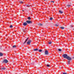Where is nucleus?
Segmentation results:
<instances>
[{"label":"nucleus","instance_id":"dca6fc26","mask_svg":"<svg viewBox=\"0 0 74 74\" xmlns=\"http://www.w3.org/2000/svg\"><path fill=\"white\" fill-rule=\"evenodd\" d=\"M38 25L39 26H42V24H39Z\"/></svg>","mask_w":74,"mask_h":74},{"label":"nucleus","instance_id":"20e7f679","mask_svg":"<svg viewBox=\"0 0 74 74\" xmlns=\"http://www.w3.org/2000/svg\"><path fill=\"white\" fill-rule=\"evenodd\" d=\"M30 42H31V40H29L27 42V45H30Z\"/></svg>","mask_w":74,"mask_h":74},{"label":"nucleus","instance_id":"412c9836","mask_svg":"<svg viewBox=\"0 0 74 74\" xmlns=\"http://www.w3.org/2000/svg\"><path fill=\"white\" fill-rule=\"evenodd\" d=\"M70 61H69L68 62V64H70Z\"/></svg>","mask_w":74,"mask_h":74},{"label":"nucleus","instance_id":"423d86ee","mask_svg":"<svg viewBox=\"0 0 74 74\" xmlns=\"http://www.w3.org/2000/svg\"><path fill=\"white\" fill-rule=\"evenodd\" d=\"M45 55H48V51L47 50H45Z\"/></svg>","mask_w":74,"mask_h":74},{"label":"nucleus","instance_id":"1a4fd4ad","mask_svg":"<svg viewBox=\"0 0 74 74\" xmlns=\"http://www.w3.org/2000/svg\"><path fill=\"white\" fill-rule=\"evenodd\" d=\"M38 49H34V51H38Z\"/></svg>","mask_w":74,"mask_h":74},{"label":"nucleus","instance_id":"2f4dec72","mask_svg":"<svg viewBox=\"0 0 74 74\" xmlns=\"http://www.w3.org/2000/svg\"><path fill=\"white\" fill-rule=\"evenodd\" d=\"M6 36H7V35H6Z\"/></svg>","mask_w":74,"mask_h":74},{"label":"nucleus","instance_id":"39448f33","mask_svg":"<svg viewBox=\"0 0 74 74\" xmlns=\"http://www.w3.org/2000/svg\"><path fill=\"white\" fill-rule=\"evenodd\" d=\"M66 59H68V60L69 61L71 60V58L69 57V56H68V57Z\"/></svg>","mask_w":74,"mask_h":74},{"label":"nucleus","instance_id":"f3484780","mask_svg":"<svg viewBox=\"0 0 74 74\" xmlns=\"http://www.w3.org/2000/svg\"><path fill=\"white\" fill-rule=\"evenodd\" d=\"M42 50L41 49H39V52H42Z\"/></svg>","mask_w":74,"mask_h":74},{"label":"nucleus","instance_id":"2eb2a0df","mask_svg":"<svg viewBox=\"0 0 74 74\" xmlns=\"http://www.w3.org/2000/svg\"><path fill=\"white\" fill-rule=\"evenodd\" d=\"M28 19L29 20H30V19H31V18L30 17H29L28 18Z\"/></svg>","mask_w":74,"mask_h":74},{"label":"nucleus","instance_id":"9d476101","mask_svg":"<svg viewBox=\"0 0 74 74\" xmlns=\"http://www.w3.org/2000/svg\"><path fill=\"white\" fill-rule=\"evenodd\" d=\"M3 55V54L1 53L0 52V56H2Z\"/></svg>","mask_w":74,"mask_h":74},{"label":"nucleus","instance_id":"ddd939ff","mask_svg":"<svg viewBox=\"0 0 74 74\" xmlns=\"http://www.w3.org/2000/svg\"><path fill=\"white\" fill-rule=\"evenodd\" d=\"M20 3H21V4H23V2L22 1H20L19 2Z\"/></svg>","mask_w":74,"mask_h":74},{"label":"nucleus","instance_id":"7c9ffc66","mask_svg":"<svg viewBox=\"0 0 74 74\" xmlns=\"http://www.w3.org/2000/svg\"><path fill=\"white\" fill-rule=\"evenodd\" d=\"M72 27H73V26H72Z\"/></svg>","mask_w":74,"mask_h":74},{"label":"nucleus","instance_id":"0eeeda50","mask_svg":"<svg viewBox=\"0 0 74 74\" xmlns=\"http://www.w3.org/2000/svg\"><path fill=\"white\" fill-rule=\"evenodd\" d=\"M28 38H27V39H26V40H25V41L24 42V44H25V43H26V42H27V40H28Z\"/></svg>","mask_w":74,"mask_h":74},{"label":"nucleus","instance_id":"f257e3e1","mask_svg":"<svg viewBox=\"0 0 74 74\" xmlns=\"http://www.w3.org/2000/svg\"><path fill=\"white\" fill-rule=\"evenodd\" d=\"M63 56L64 58L67 59L69 56H67V55L66 54H64L63 55Z\"/></svg>","mask_w":74,"mask_h":74},{"label":"nucleus","instance_id":"f03ea898","mask_svg":"<svg viewBox=\"0 0 74 74\" xmlns=\"http://www.w3.org/2000/svg\"><path fill=\"white\" fill-rule=\"evenodd\" d=\"M8 62V61L7 59L4 60L3 61V63H7Z\"/></svg>","mask_w":74,"mask_h":74},{"label":"nucleus","instance_id":"4be33fe9","mask_svg":"<svg viewBox=\"0 0 74 74\" xmlns=\"http://www.w3.org/2000/svg\"><path fill=\"white\" fill-rule=\"evenodd\" d=\"M52 19H53V18L52 17H51L50 18V20H51V21H52Z\"/></svg>","mask_w":74,"mask_h":74},{"label":"nucleus","instance_id":"b1692460","mask_svg":"<svg viewBox=\"0 0 74 74\" xmlns=\"http://www.w3.org/2000/svg\"><path fill=\"white\" fill-rule=\"evenodd\" d=\"M67 7H70V6H71V5H67Z\"/></svg>","mask_w":74,"mask_h":74},{"label":"nucleus","instance_id":"393cba45","mask_svg":"<svg viewBox=\"0 0 74 74\" xmlns=\"http://www.w3.org/2000/svg\"><path fill=\"white\" fill-rule=\"evenodd\" d=\"M27 7H30V6L29 5H28L27 6Z\"/></svg>","mask_w":74,"mask_h":74},{"label":"nucleus","instance_id":"6e6552de","mask_svg":"<svg viewBox=\"0 0 74 74\" xmlns=\"http://www.w3.org/2000/svg\"><path fill=\"white\" fill-rule=\"evenodd\" d=\"M27 25V23H26V22H25L23 23V25L24 26H26Z\"/></svg>","mask_w":74,"mask_h":74},{"label":"nucleus","instance_id":"cd10ccee","mask_svg":"<svg viewBox=\"0 0 74 74\" xmlns=\"http://www.w3.org/2000/svg\"><path fill=\"white\" fill-rule=\"evenodd\" d=\"M51 3H54V1H51Z\"/></svg>","mask_w":74,"mask_h":74},{"label":"nucleus","instance_id":"a211bd4d","mask_svg":"<svg viewBox=\"0 0 74 74\" xmlns=\"http://www.w3.org/2000/svg\"><path fill=\"white\" fill-rule=\"evenodd\" d=\"M60 28L61 29H64V27H60Z\"/></svg>","mask_w":74,"mask_h":74},{"label":"nucleus","instance_id":"c756f323","mask_svg":"<svg viewBox=\"0 0 74 74\" xmlns=\"http://www.w3.org/2000/svg\"><path fill=\"white\" fill-rule=\"evenodd\" d=\"M44 0L45 1V0Z\"/></svg>","mask_w":74,"mask_h":74},{"label":"nucleus","instance_id":"c85d7f7f","mask_svg":"<svg viewBox=\"0 0 74 74\" xmlns=\"http://www.w3.org/2000/svg\"><path fill=\"white\" fill-rule=\"evenodd\" d=\"M23 11H24V10H23Z\"/></svg>","mask_w":74,"mask_h":74},{"label":"nucleus","instance_id":"9b49d317","mask_svg":"<svg viewBox=\"0 0 74 74\" xmlns=\"http://www.w3.org/2000/svg\"><path fill=\"white\" fill-rule=\"evenodd\" d=\"M59 12H60V14H63V12L60 10L59 11Z\"/></svg>","mask_w":74,"mask_h":74},{"label":"nucleus","instance_id":"6ab92c4d","mask_svg":"<svg viewBox=\"0 0 74 74\" xmlns=\"http://www.w3.org/2000/svg\"><path fill=\"white\" fill-rule=\"evenodd\" d=\"M48 43L49 44H52V42H48Z\"/></svg>","mask_w":74,"mask_h":74},{"label":"nucleus","instance_id":"7ed1b4c3","mask_svg":"<svg viewBox=\"0 0 74 74\" xmlns=\"http://www.w3.org/2000/svg\"><path fill=\"white\" fill-rule=\"evenodd\" d=\"M26 22L27 23H28V24H30V23H32V21L29 20H27L26 21Z\"/></svg>","mask_w":74,"mask_h":74},{"label":"nucleus","instance_id":"4468645a","mask_svg":"<svg viewBox=\"0 0 74 74\" xmlns=\"http://www.w3.org/2000/svg\"><path fill=\"white\" fill-rule=\"evenodd\" d=\"M5 68H2L1 69V70H5Z\"/></svg>","mask_w":74,"mask_h":74},{"label":"nucleus","instance_id":"5701e85b","mask_svg":"<svg viewBox=\"0 0 74 74\" xmlns=\"http://www.w3.org/2000/svg\"><path fill=\"white\" fill-rule=\"evenodd\" d=\"M16 47V46L15 45L13 46V48H15Z\"/></svg>","mask_w":74,"mask_h":74},{"label":"nucleus","instance_id":"f8f14e48","mask_svg":"<svg viewBox=\"0 0 74 74\" xmlns=\"http://www.w3.org/2000/svg\"><path fill=\"white\" fill-rule=\"evenodd\" d=\"M47 67H50V65H49V64H47Z\"/></svg>","mask_w":74,"mask_h":74},{"label":"nucleus","instance_id":"aec40b11","mask_svg":"<svg viewBox=\"0 0 74 74\" xmlns=\"http://www.w3.org/2000/svg\"><path fill=\"white\" fill-rule=\"evenodd\" d=\"M58 51H62V49H58Z\"/></svg>","mask_w":74,"mask_h":74},{"label":"nucleus","instance_id":"bb28decb","mask_svg":"<svg viewBox=\"0 0 74 74\" xmlns=\"http://www.w3.org/2000/svg\"><path fill=\"white\" fill-rule=\"evenodd\" d=\"M55 25L56 26H59L57 24Z\"/></svg>","mask_w":74,"mask_h":74},{"label":"nucleus","instance_id":"a878e982","mask_svg":"<svg viewBox=\"0 0 74 74\" xmlns=\"http://www.w3.org/2000/svg\"><path fill=\"white\" fill-rule=\"evenodd\" d=\"M10 27L11 28H12V25H11Z\"/></svg>","mask_w":74,"mask_h":74}]
</instances>
